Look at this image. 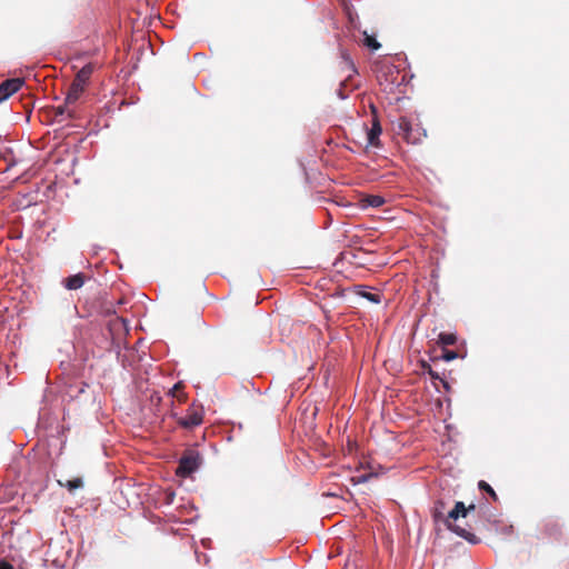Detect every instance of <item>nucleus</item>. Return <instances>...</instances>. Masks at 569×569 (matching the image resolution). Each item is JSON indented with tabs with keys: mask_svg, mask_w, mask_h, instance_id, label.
I'll return each instance as SVG.
<instances>
[{
	"mask_svg": "<svg viewBox=\"0 0 569 569\" xmlns=\"http://www.w3.org/2000/svg\"><path fill=\"white\" fill-rule=\"evenodd\" d=\"M93 70L94 66L92 63H87L77 72L76 78L67 93V101L69 103H76L78 101L91 74L93 73Z\"/></svg>",
	"mask_w": 569,
	"mask_h": 569,
	"instance_id": "obj_1",
	"label": "nucleus"
},
{
	"mask_svg": "<svg viewBox=\"0 0 569 569\" xmlns=\"http://www.w3.org/2000/svg\"><path fill=\"white\" fill-rule=\"evenodd\" d=\"M470 509H475V506L470 505V507L467 509L465 507L463 502H461V501L456 502L455 508L448 515V528L451 529L452 531H455L458 536L467 539L468 541H470L472 543H476L478 541V539L476 538L475 535L468 532L466 529L460 528L458 526L453 527L449 522V520H457L460 516L466 517L468 510H470Z\"/></svg>",
	"mask_w": 569,
	"mask_h": 569,
	"instance_id": "obj_2",
	"label": "nucleus"
},
{
	"mask_svg": "<svg viewBox=\"0 0 569 569\" xmlns=\"http://www.w3.org/2000/svg\"><path fill=\"white\" fill-rule=\"evenodd\" d=\"M200 463V455L197 451H189L180 458L176 473L183 478L189 477L198 470Z\"/></svg>",
	"mask_w": 569,
	"mask_h": 569,
	"instance_id": "obj_3",
	"label": "nucleus"
},
{
	"mask_svg": "<svg viewBox=\"0 0 569 569\" xmlns=\"http://www.w3.org/2000/svg\"><path fill=\"white\" fill-rule=\"evenodd\" d=\"M203 421V409L201 407L192 405L187 410V413L184 417H180L178 419V425L186 428V429H192L194 427H198Z\"/></svg>",
	"mask_w": 569,
	"mask_h": 569,
	"instance_id": "obj_4",
	"label": "nucleus"
},
{
	"mask_svg": "<svg viewBox=\"0 0 569 569\" xmlns=\"http://www.w3.org/2000/svg\"><path fill=\"white\" fill-rule=\"evenodd\" d=\"M24 81L20 78L8 79L0 84V103L19 91Z\"/></svg>",
	"mask_w": 569,
	"mask_h": 569,
	"instance_id": "obj_5",
	"label": "nucleus"
},
{
	"mask_svg": "<svg viewBox=\"0 0 569 569\" xmlns=\"http://www.w3.org/2000/svg\"><path fill=\"white\" fill-rule=\"evenodd\" d=\"M381 132H382V129H381L380 122L377 119V117H375L372 120V126L367 134L368 143L372 147H378L379 142H380L379 137H380Z\"/></svg>",
	"mask_w": 569,
	"mask_h": 569,
	"instance_id": "obj_6",
	"label": "nucleus"
},
{
	"mask_svg": "<svg viewBox=\"0 0 569 569\" xmlns=\"http://www.w3.org/2000/svg\"><path fill=\"white\" fill-rule=\"evenodd\" d=\"M385 203V198L378 194H371L367 196L366 198L361 199L360 206L362 209H367L369 207L371 208H379Z\"/></svg>",
	"mask_w": 569,
	"mask_h": 569,
	"instance_id": "obj_7",
	"label": "nucleus"
},
{
	"mask_svg": "<svg viewBox=\"0 0 569 569\" xmlns=\"http://www.w3.org/2000/svg\"><path fill=\"white\" fill-rule=\"evenodd\" d=\"M399 128L403 131V134H405V138L407 139V141L416 143L420 139V137H416L413 134V129L411 127V123L407 119L402 118L400 120Z\"/></svg>",
	"mask_w": 569,
	"mask_h": 569,
	"instance_id": "obj_8",
	"label": "nucleus"
},
{
	"mask_svg": "<svg viewBox=\"0 0 569 569\" xmlns=\"http://www.w3.org/2000/svg\"><path fill=\"white\" fill-rule=\"evenodd\" d=\"M84 283L83 276L81 273H77L73 276H70L66 279L64 286L69 290H77L81 288Z\"/></svg>",
	"mask_w": 569,
	"mask_h": 569,
	"instance_id": "obj_9",
	"label": "nucleus"
},
{
	"mask_svg": "<svg viewBox=\"0 0 569 569\" xmlns=\"http://www.w3.org/2000/svg\"><path fill=\"white\" fill-rule=\"evenodd\" d=\"M73 104L74 103H69L66 100L62 106L56 107V114L57 116H61V117H66V118H72L74 116V109L72 107Z\"/></svg>",
	"mask_w": 569,
	"mask_h": 569,
	"instance_id": "obj_10",
	"label": "nucleus"
},
{
	"mask_svg": "<svg viewBox=\"0 0 569 569\" xmlns=\"http://www.w3.org/2000/svg\"><path fill=\"white\" fill-rule=\"evenodd\" d=\"M58 482L60 486L66 487L70 492L74 491L76 489L82 488L83 486V481L79 477L67 480L64 483L60 480Z\"/></svg>",
	"mask_w": 569,
	"mask_h": 569,
	"instance_id": "obj_11",
	"label": "nucleus"
},
{
	"mask_svg": "<svg viewBox=\"0 0 569 569\" xmlns=\"http://www.w3.org/2000/svg\"><path fill=\"white\" fill-rule=\"evenodd\" d=\"M456 336L453 333L441 332L438 337V342L442 346H452L456 343Z\"/></svg>",
	"mask_w": 569,
	"mask_h": 569,
	"instance_id": "obj_12",
	"label": "nucleus"
},
{
	"mask_svg": "<svg viewBox=\"0 0 569 569\" xmlns=\"http://www.w3.org/2000/svg\"><path fill=\"white\" fill-rule=\"evenodd\" d=\"M365 44L372 50H378L380 48V43L367 32H365Z\"/></svg>",
	"mask_w": 569,
	"mask_h": 569,
	"instance_id": "obj_13",
	"label": "nucleus"
},
{
	"mask_svg": "<svg viewBox=\"0 0 569 569\" xmlns=\"http://www.w3.org/2000/svg\"><path fill=\"white\" fill-rule=\"evenodd\" d=\"M479 488L487 491L493 499H497L496 492L486 481H480Z\"/></svg>",
	"mask_w": 569,
	"mask_h": 569,
	"instance_id": "obj_14",
	"label": "nucleus"
},
{
	"mask_svg": "<svg viewBox=\"0 0 569 569\" xmlns=\"http://www.w3.org/2000/svg\"><path fill=\"white\" fill-rule=\"evenodd\" d=\"M341 57H342V60H343V63L346 64V67L352 71V72H356V69H355V66L351 61V59L348 57V54L346 52H342L341 53Z\"/></svg>",
	"mask_w": 569,
	"mask_h": 569,
	"instance_id": "obj_15",
	"label": "nucleus"
},
{
	"mask_svg": "<svg viewBox=\"0 0 569 569\" xmlns=\"http://www.w3.org/2000/svg\"><path fill=\"white\" fill-rule=\"evenodd\" d=\"M363 297L367 298L371 302H375V303L380 302V297L377 293H363Z\"/></svg>",
	"mask_w": 569,
	"mask_h": 569,
	"instance_id": "obj_16",
	"label": "nucleus"
},
{
	"mask_svg": "<svg viewBox=\"0 0 569 569\" xmlns=\"http://www.w3.org/2000/svg\"><path fill=\"white\" fill-rule=\"evenodd\" d=\"M456 356H457V355H456V352H455V351H449V352L445 356V359H446V360H448V361H450V360L455 359V358H456Z\"/></svg>",
	"mask_w": 569,
	"mask_h": 569,
	"instance_id": "obj_17",
	"label": "nucleus"
},
{
	"mask_svg": "<svg viewBox=\"0 0 569 569\" xmlns=\"http://www.w3.org/2000/svg\"><path fill=\"white\" fill-rule=\"evenodd\" d=\"M0 569H13V567L6 561H0Z\"/></svg>",
	"mask_w": 569,
	"mask_h": 569,
	"instance_id": "obj_18",
	"label": "nucleus"
},
{
	"mask_svg": "<svg viewBox=\"0 0 569 569\" xmlns=\"http://www.w3.org/2000/svg\"><path fill=\"white\" fill-rule=\"evenodd\" d=\"M346 11H347V13L349 16L350 21H352L351 12H350V9H349L348 6H346Z\"/></svg>",
	"mask_w": 569,
	"mask_h": 569,
	"instance_id": "obj_19",
	"label": "nucleus"
}]
</instances>
